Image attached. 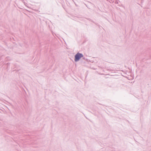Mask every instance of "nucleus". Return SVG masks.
Masks as SVG:
<instances>
[{"label": "nucleus", "mask_w": 151, "mask_h": 151, "mask_svg": "<svg viewBox=\"0 0 151 151\" xmlns=\"http://www.w3.org/2000/svg\"><path fill=\"white\" fill-rule=\"evenodd\" d=\"M83 56L82 53L78 52L75 55L74 61L75 62H77L79 61L80 59Z\"/></svg>", "instance_id": "f257e3e1"}, {"label": "nucleus", "mask_w": 151, "mask_h": 151, "mask_svg": "<svg viewBox=\"0 0 151 151\" xmlns=\"http://www.w3.org/2000/svg\"><path fill=\"white\" fill-rule=\"evenodd\" d=\"M83 57V59H84V60H85V58H84Z\"/></svg>", "instance_id": "20e7f679"}, {"label": "nucleus", "mask_w": 151, "mask_h": 151, "mask_svg": "<svg viewBox=\"0 0 151 151\" xmlns=\"http://www.w3.org/2000/svg\"><path fill=\"white\" fill-rule=\"evenodd\" d=\"M86 19H87V20H89V21H91L92 22H93V23H94V22L93 21L91 20V19H90V18H86Z\"/></svg>", "instance_id": "f03ea898"}, {"label": "nucleus", "mask_w": 151, "mask_h": 151, "mask_svg": "<svg viewBox=\"0 0 151 151\" xmlns=\"http://www.w3.org/2000/svg\"><path fill=\"white\" fill-rule=\"evenodd\" d=\"M10 63H7L6 64L8 65V66L9 65H10Z\"/></svg>", "instance_id": "7ed1b4c3"}]
</instances>
